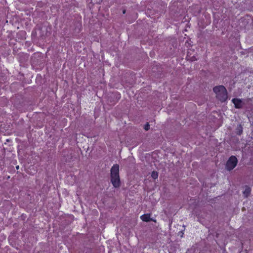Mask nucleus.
Listing matches in <instances>:
<instances>
[{"instance_id": "f257e3e1", "label": "nucleus", "mask_w": 253, "mask_h": 253, "mask_svg": "<svg viewBox=\"0 0 253 253\" xmlns=\"http://www.w3.org/2000/svg\"><path fill=\"white\" fill-rule=\"evenodd\" d=\"M110 177L111 182L115 188H119L121 185L119 176V166L118 164L114 165L111 169Z\"/></svg>"}, {"instance_id": "f03ea898", "label": "nucleus", "mask_w": 253, "mask_h": 253, "mask_svg": "<svg viewBox=\"0 0 253 253\" xmlns=\"http://www.w3.org/2000/svg\"><path fill=\"white\" fill-rule=\"evenodd\" d=\"M213 91L216 94V97L221 102H224L227 99V91L223 85L216 86L213 88Z\"/></svg>"}, {"instance_id": "7ed1b4c3", "label": "nucleus", "mask_w": 253, "mask_h": 253, "mask_svg": "<svg viewBox=\"0 0 253 253\" xmlns=\"http://www.w3.org/2000/svg\"><path fill=\"white\" fill-rule=\"evenodd\" d=\"M238 160L235 156H231L227 160L225 168L228 171H231L237 165Z\"/></svg>"}, {"instance_id": "20e7f679", "label": "nucleus", "mask_w": 253, "mask_h": 253, "mask_svg": "<svg viewBox=\"0 0 253 253\" xmlns=\"http://www.w3.org/2000/svg\"><path fill=\"white\" fill-rule=\"evenodd\" d=\"M232 102L234 105V106L237 109H241L243 106V103L241 99L238 98H233Z\"/></svg>"}, {"instance_id": "39448f33", "label": "nucleus", "mask_w": 253, "mask_h": 253, "mask_svg": "<svg viewBox=\"0 0 253 253\" xmlns=\"http://www.w3.org/2000/svg\"><path fill=\"white\" fill-rule=\"evenodd\" d=\"M140 219L144 222H150L151 221L156 222L155 219H153V218H151V214L150 213H146L140 216Z\"/></svg>"}, {"instance_id": "423d86ee", "label": "nucleus", "mask_w": 253, "mask_h": 253, "mask_svg": "<svg viewBox=\"0 0 253 253\" xmlns=\"http://www.w3.org/2000/svg\"><path fill=\"white\" fill-rule=\"evenodd\" d=\"M251 192V189L249 186H247L243 192V194L246 197H248Z\"/></svg>"}, {"instance_id": "0eeeda50", "label": "nucleus", "mask_w": 253, "mask_h": 253, "mask_svg": "<svg viewBox=\"0 0 253 253\" xmlns=\"http://www.w3.org/2000/svg\"><path fill=\"white\" fill-rule=\"evenodd\" d=\"M243 133V127L241 125H239L236 128V133L238 135H241Z\"/></svg>"}, {"instance_id": "6e6552de", "label": "nucleus", "mask_w": 253, "mask_h": 253, "mask_svg": "<svg viewBox=\"0 0 253 253\" xmlns=\"http://www.w3.org/2000/svg\"><path fill=\"white\" fill-rule=\"evenodd\" d=\"M151 177L154 179H156L158 177V173L156 171H153L151 174Z\"/></svg>"}, {"instance_id": "1a4fd4ad", "label": "nucleus", "mask_w": 253, "mask_h": 253, "mask_svg": "<svg viewBox=\"0 0 253 253\" xmlns=\"http://www.w3.org/2000/svg\"><path fill=\"white\" fill-rule=\"evenodd\" d=\"M144 128L146 130H148L150 128V125L148 123H147V124L144 126Z\"/></svg>"}, {"instance_id": "9d476101", "label": "nucleus", "mask_w": 253, "mask_h": 253, "mask_svg": "<svg viewBox=\"0 0 253 253\" xmlns=\"http://www.w3.org/2000/svg\"><path fill=\"white\" fill-rule=\"evenodd\" d=\"M196 59L195 58V57L194 56H193V57H192V61H194V60H196Z\"/></svg>"}, {"instance_id": "9b49d317", "label": "nucleus", "mask_w": 253, "mask_h": 253, "mask_svg": "<svg viewBox=\"0 0 253 253\" xmlns=\"http://www.w3.org/2000/svg\"><path fill=\"white\" fill-rule=\"evenodd\" d=\"M118 98H119H119H120V97H121V94H120V93H119V94H118Z\"/></svg>"}, {"instance_id": "f8f14e48", "label": "nucleus", "mask_w": 253, "mask_h": 253, "mask_svg": "<svg viewBox=\"0 0 253 253\" xmlns=\"http://www.w3.org/2000/svg\"><path fill=\"white\" fill-rule=\"evenodd\" d=\"M125 13H126V10H124L123 11V13H124V14H125Z\"/></svg>"}, {"instance_id": "ddd939ff", "label": "nucleus", "mask_w": 253, "mask_h": 253, "mask_svg": "<svg viewBox=\"0 0 253 253\" xmlns=\"http://www.w3.org/2000/svg\"><path fill=\"white\" fill-rule=\"evenodd\" d=\"M16 169H19V166H17Z\"/></svg>"}]
</instances>
